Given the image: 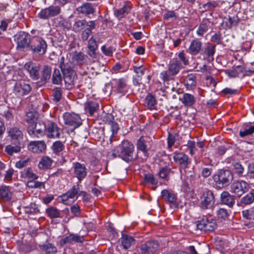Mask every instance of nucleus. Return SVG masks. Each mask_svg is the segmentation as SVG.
Wrapping results in <instances>:
<instances>
[{
	"label": "nucleus",
	"instance_id": "f257e3e1",
	"mask_svg": "<svg viewBox=\"0 0 254 254\" xmlns=\"http://www.w3.org/2000/svg\"><path fill=\"white\" fill-rule=\"evenodd\" d=\"M133 144L127 140H124L122 143L113 150L112 156L113 157H119L127 162L133 160L134 152Z\"/></svg>",
	"mask_w": 254,
	"mask_h": 254
},
{
	"label": "nucleus",
	"instance_id": "f03ea898",
	"mask_svg": "<svg viewBox=\"0 0 254 254\" xmlns=\"http://www.w3.org/2000/svg\"><path fill=\"white\" fill-rule=\"evenodd\" d=\"M64 58H61V63L60 65L63 72L64 79L65 82L66 88L70 89L73 87V80L75 75V72L73 69V64L72 63H64Z\"/></svg>",
	"mask_w": 254,
	"mask_h": 254
},
{
	"label": "nucleus",
	"instance_id": "7ed1b4c3",
	"mask_svg": "<svg viewBox=\"0 0 254 254\" xmlns=\"http://www.w3.org/2000/svg\"><path fill=\"white\" fill-rule=\"evenodd\" d=\"M212 178L215 185L219 188H222L231 183L233 180V175L228 170L221 169L214 174Z\"/></svg>",
	"mask_w": 254,
	"mask_h": 254
},
{
	"label": "nucleus",
	"instance_id": "20e7f679",
	"mask_svg": "<svg viewBox=\"0 0 254 254\" xmlns=\"http://www.w3.org/2000/svg\"><path fill=\"white\" fill-rule=\"evenodd\" d=\"M182 67V64L179 61H175L169 65L168 70L163 71L161 74V78L164 82L169 81L173 79V76L178 73Z\"/></svg>",
	"mask_w": 254,
	"mask_h": 254
},
{
	"label": "nucleus",
	"instance_id": "39448f33",
	"mask_svg": "<svg viewBox=\"0 0 254 254\" xmlns=\"http://www.w3.org/2000/svg\"><path fill=\"white\" fill-rule=\"evenodd\" d=\"M160 245L156 240H149L139 247L138 254H155L159 250Z\"/></svg>",
	"mask_w": 254,
	"mask_h": 254
},
{
	"label": "nucleus",
	"instance_id": "423d86ee",
	"mask_svg": "<svg viewBox=\"0 0 254 254\" xmlns=\"http://www.w3.org/2000/svg\"><path fill=\"white\" fill-rule=\"evenodd\" d=\"M64 124L72 127L71 131L79 127L82 123L80 117L74 113H64L63 116Z\"/></svg>",
	"mask_w": 254,
	"mask_h": 254
},
{
	"label": "nucleus",
	"instance_id": "0eeeda50",
	"mask_svg": "<svg viewBox=\"0 0 254 254\" xmlns=\"http://www.w3.org/2000/svg\"><path fill=\"white\" fill-rule=\"evenodd\" d=\"M111 85L114 91L122 96L125 95L128 89L127 79L125 78L112 79Z\"/></svg>",
	"mask_w": 254,
	"mask_h": 254
},
{
	"label": "nucleus",
	"instance_id": "6e6552de",
	"mask_svg": "<svg viewBox=\"0 0 254 254\" xmlns=\"http://www.w3.org/2000/svg\"><path fill=\"white\" fill-rule=\"evenodd\" d=\"M46 130V124L41 121L38 120L28 127V132L33 137H39V135L44 134Z\"/></svg>",
	"mask_w": 254,
	"mask_h": 254
},
{
	"label": "nucleus",
	"instance_id": "1a4fd4ad",
	"mask_svg": "<svg viewBox=\"0 0 254 254\" xmlns=\"http://www.w3.org/2000/svg\"><path fill=\"white\" fill-rule=\"evenodd\" d=\"M61 8L58 5H51L42 9L38 13V16L42 19H49L52 17L58 15L61 12Z\"/></svg>",
	"mask_w": 254,
	"mask_h": 254
},
{
	"label": "nucleus",
	"instance_id": "9d476101",
	"mask_svg": "<svg viewBox=\"0 0 254 254\" xmlns=\"http://www.w3.org/2000/svg\"><path fill=\"white\" fill-rule=\"evenodd\" d=\"M196 226L198 229L206 232L214 231L217 227V224L213 219L205 217L199 221Z\"/></svg>",
	"mask_w": 254,
	"mask_h": 254
},
{
	"label": "nucleus",
	"instance_id": "9b49d317",
	"mask_svg": "<svg viewBox=\"0 0 254 254\" xmlns=\"http://www.w3.org/2000/svg\"><path fill=\"white\" fill-rule=\"evenodd\" d=\"M215 203L214 195L212 191L207 190L203 193V199L200 203L202 209H212Z\"/></svg>",
	"mask_w": 254,
	"mask_h": 254
},
{
	"label": "nucleus",
	"instance_id": "f8f14e48",
	"mask_svg": "<svg viewBox=\"0 0 254 254\" xmlns=\"http://www.w3.org/2000/svg\"><path fill=\"white\" fill-rule=\"evenodd\" d=\"M17 48H27L29 46L30 35L26 32L20 31L14 36Z\"/></svg>",
	"mask_w": 254,
	"mask_h": 254
},
{
	"label": "nucleus",
	"instance_id": "ddd939ff",
	"mask_svg": "<svg viewBox=\"0 0 254 254\" xmlns=\"http://www.w3.org/2000/svg\"><path fill=\"white\" fill-rule=\"evenodd\" d=\"M248 184L245 181L235 182L231 185V191L238 197H240L248 191Z\"/></svg>",
	"mask_w": 254,
	"mask_h": 254
},
{
	"label": "nucleus",
	"instance_id": "4468645a",
	"mask_svg": "<svg viewBox=\"0 0 254 254\" xmlns=\"http://www.w3.org/2000/svg\"><path fill=\"white\" fill-rule=\"evenodd\" d=\"M31 90L29 84L24 82H16L13 88L14 93L18 96L28 94Z\"/></svg>",
	"mask_w": 254,
	"mask_h": 254
},
{
	"label": "nucleus",
	"instance_id": "2eb2a0df",
	"mask_svg": "<svg viewBox=\"0 0 254 254\" xmlns=\"http://www.w3.org/2000/svg\"><path fill=\"white\" fill-rule=\"evenodd\" d=\"M151 142L149 138L141 136L137 142V149L142 151L145 156H148V151L151 147Z\"/></svg>",
	"mask_w": 254,
	"mask_h": 254
},
{
	"label": "nucleus",
	"instance_id": "dca6fc26",
	"mask_svg": "<svg viewBox=\"0 0 254 254\" xmlns=\"http://www.w3.org/2000/svg\"><path fill=\"white\" fill-rule=\"evenodd\" d=\"M161 195L163 199L172 204V206H174V208H179L177 195L173 191L163 190L161 191Z\"/></svg>",
	"mask_w": 254,
	"mask_h": 254
},
{
	"label": "nucleus",
	"instance_id": "f3484780",
	"mask_svg": "<svg viewBox=\"0 0 254 254\" xmlns=\"http://www.w3.org/2000/svg\"><path fill=\"white\" fill-rule=\"evenodd\" d=\"M73 173L75 176L80 181L82 180L87 175V169L85 166L79 162L73 163Z\"/></svg>",
	"mask_w": 254,
	"mask_h": 254
},
{
	"label": "nucleus",
	"instance_id": "a211bd4d",
	"mask_svg": "<svg viewBox=\"0 0 254 254\" xmlns=\"http://www.w3.org/2000/svg\"><path fill=\"white\" fill-rule=\"evenodd\" d=\"M175 162L180 164L181 168L186 169L190 162L188 156L183 152L175 153L173 156Z\"/></svg>",
	"mask_w": 254,
	"mask_h": 254
},
{
	"label": "nucleus",
	"instance_id": "6ab92c4d",
	"mask_svg": "<svg viewBox=\"0 0 254 254\" xmlns=\"http://www.w3.org/2000/svg\"><path fill=\"white\" fill-rule=\"evenodd\" d=\"M48 132V136L51 138H59L60 136V128L54 122L48 121L46 125V130Z\"/></svg>",
	"mask_w": 254,
	"mask_h": 254
},
{
	"label": "nucleus",
	"instance_id": "aec40b11",
	"mask_svg": "<svg viewBox=\"0 0 254 254\" xmlns=\"http://www.w3.org/2000/svg\"><path fill=\"white\" fill-rule=\"evenodd\" d=\"M28 148L31 151L38 153L44 151L46 148V145L44 141H34L29 143Z\"/></svg>",
	"mask_w": 254,
	"mask_h": 254
},
{
	"label": "nucleus",
	"instance_id": "412c9836",
	"mask_svg": "<svg viewBox=\"0 0 254 254\" xmlns=\"http://www.w3.org/2000/svg\"><path fill=\"white\" fill-rule=\"evenodd\" d=\"M84 241L83 236H80L75 234H70L64 238L62 239L60 241V245L63 246L66 244H71L72 243H82Z\"/></svg>",
	"mask_w": 254,
	"mask_h": 254
},
{
	"label": "nucleus",
	"instance_id": "4be33fe9",
	"mask_svg": "<svg viewBox=\"0 0 254 254\" xmlns=\"http://www.w3.org/2000/svg\"><path fill=\"white\" fill-rule=\"evenodd\" d=\"M220 200L222 203L228 205L229 207L232 208L235 201L233 196L228 191H223L220 195Z\"/></svg>",
	"mask_w": 254,
	"mask_h": 254
},
{
	"label": "nucleus",
	"instance_id": "5701e85b",
	"mask_svg": "<svg viewBox=\"0 0 254 254\" xmlns=\"http://www.w3.org/2000/svg\"><path fill=\"white\" fill-rule=\"evenodd\" d=\"M212 25V22L208 19H203L197 30V34L198 36H203L211 28Z\"/></svg>",
	"mask_w": 254,
	"mask_h": 254
},
{
	"label": "nucleus",
	"instance_id": "b1692460",
	"mask_svg": "<svg viewBox=\"0 0 254 254\" xmlns=\"http://www.w3.org/2000/svg\"><path fill=\"white\" fill-rule=\"evenodd\" d=\"M144 105L149 110L156 109L157 100L155 96L151 93H148L145 98Z\"/></svg>",
	"mask_w": 254,
	"mask_h": 254
},
{
	"label": "nucleus",
	"instance_id": "393cba45",
	"mask_svg": "<svg viewBox=\"0 0 254 254\" xmlns=\"http://www.w3.org/2000/svg\"><path fill=\"white\" fill-rule=\"evenodd\" d=\"M70 56H71L73 62L78 64H83L86 62L87 57L82 52L75 51L71 53Z\"/></svg>",
	"mask_w": 254,
	"mask_h": 254
},
{
	"label": "nucleus",
	"instance_id": "a878e982",
	"mask_svg": "<svg viewBox=\"0 0 254 254\" xmlns=\"http://www.w3.org/2000/svg\"><path fill=\"white\" fill-rule=\"evenodd\" d=\"M38 116L37 112L30 111L26 112L24 120L28 124V127H30L38 120Z\"/></svg>",
	"mask_w": 254,
	"mask_h": 254
},
{
	"label": "nucleus",
	"instance_id": "bb28decb",
	"mask_svg": "<svg viewBox=\"0 0 254 254\" xmlns=\"http://www.w3.org/2000/svg\"><path fill=\"white\" fill-rule=\"evenodd\" d=\"M99 109V106L97 102L92 101H88L84 104V110L90 115H93Z\"/></svg>",
	"mask_w": 254,
	"mask_h": 254
},
{
	"label": "nucleus",
	"instance_id": "cd10ccee",
	"mask_svg": "<svg viewBox=\"0 0 254 254\" xmlns=\"http://www.w3.org/2000/svg\"><path fill=\"white\" fill-rule=\"evenodd\" d=\"M134 243L135 240L132 236L125 234H122L121 243L125 249H128L132 245H133Z\"/></svg>",
	"mask_w": 254,
	"mask_h": 254
},
{
	"label": "nucleus",
	"instance_id": "c85d7f7f",
	"mask_svg": "<svg viewBox=\"0 0 254 254\" xmlns=\"http://www.w3.org/2000/svg\"><path fill=\"white\" fill-rule=\"evenodd\" d=\"M182 103L186 106H191L195 102V98L193 95L184 93L182 98H180Z\"/></svg>",
	"mask_w": 254,
	"mask_h": 254
},
{
	"label": "nucleus",
	"instance_id": "c756f323",
	"mask_svg": "<svg viewBox=\"0 0 254 254\" xmlns=\"http://www.w3.org/2000/svg\"><path fill=\"white\" fill-rule=\"evenodd\" d=\"M9 135L10 136L12 140L16 141L19 143L20 140L23 137V134L21 130L16 127L11 128L8 131Z\"/></svg>",
	"mask_w": 254,
	"mask_h": 254
},
{
	"label": "nucleus",
	"instance_id": "7c9ffc66",
	"mask_svg": "<svg viewBox=\"0 0 254 254\" xmlns=\"http://www.w3.org/2000/svg\"><path fill=\"white\" fill-rule=\"evenodd\" d=\"M12 197V193L8 186H1L0 187V197L4 200H9Z\"/></svg>",
	"mask_w": 254,
	"mask_h": 254
},
{
	"label": "nucleus",
	"instance_id": "2f4dec72",
	"mask_svg": "<svg viewBox=\"0 0 254 254\" xmlns=\"http://www.w3.org/2000/svg\"><path fill=\"white\" fill-rule=\"evenodd\" d=\"M39 248L46 254H54L57 252V248L54 245L49 243L39 245Z\"/></svg>",
	"mask_w": 254,
	"mask_h": 254
},
{
	"label": "nucleus",
	"instance_id": "473e14b6",
	"mask_svg": "<svg viewBox=\"0 0 254 254\" xmlns=\"http://www.w3.org/2000/svg\"><path fill=\"white\" fill-rule=\"evenodd\" d=\"M52 163L53 160L51 158L48 156H44L39 163L38 166L40 169H48L51 168Z\"/></svg>",
	"mask_w": 254,
	"mask_h": 254
},
{
	"label": "nucleus",
	"instance_id": "72a5a7b5",
	"mask_svg": "<svg viewBox=\"0 0 254 254\" xmlns=\"http://www.w3.org/2000/svg\"><path fill=\"white\" fill-rule=\"evenodd\" d=\"M78 189V185L77 186H74L66 192L67 195L70 198L74 199L73 201L76 200L78 196L81 195V193H83L84 195L86 193L85 192H79Z\"/></svg>",
	"mask_w": 254,
	"mask_h": 254
},
{
	"label": "nucleus",
	"instance_id": "f704fd0d",
	"mask_svg": "<svg viewBox=\"0 0 254 254\" xmlns=\"http://www.w3.org/2000/svg\"><path fill=\"white\" fill-rule=\"evenodd\" d=\"M63 89L60 87H55L52 90V100L55 103H58L59 102L62 98V95H63Z\"/></svg>",
	"mask_w": 254,
	"mask_h": 254
},
{
	"label": "nucleus",
	"instance_id": "c9c22d12",
	"mask_svg": "<svg viewBox=\"0 0 254 254\" xmlns=\"http://www.w3.org/2000/svg\"><path fill=\"white\" fill-rule=\"evenodd\" d=\"M51 75V67L45 65L42 70L41 81L43 84H45L50 79Z\"/></svg>",
	"mask_w": 254,
	"mask_h": 254
},
{
	"label": "nucleus",
	"instance_id": "e433bc0d",
	"mask_svg": "<svg viewBox=\"0 0 254 254\" xmlns=\"http://www.w3.org/2000/svg\"><path fill=\"white\" fill-rule=\"evenodd\" d=\"M244 71V68L242 65H238L231 70H226V73L230 77H236Z\"/></svg>",
	"mask_w": 254,
	"mask_h": 254
},
{
	"label": "nucleus",
	"instance_id": "4c0bfd02",
	"mask_svg": "<svg viewBox=\"0 0 254 254\" xmlns=\"http://www.w3.org/2000/svg\"><path fill=\"white\" fill-rule=\"evenodd\" d=\"M78 11L81 13L89 14L94 12V9L91 3H86L79 7Z\"/></svg>",
	"mask_w": 254,
	"mask_h": 254
},
{
	"label": "nucleus",
	"instance_id": "58836bf2",
	"mask_svg": "<svg viewBox=\"0 0 254 254\" xmlns=\"http://www.w3.org/2000/svg\"><path fill=\"white\" fill-rule=\"evenodd\" d=\"M86 21L78 20L75 21L72 26V30L75 32H79L86 28Z\"/></svg>",
	"mask_w": 254,
	"mask_h": 254
},
{
	"label": "nucleus",
	"instance_id": "ea45409f",
	"mask_svg": "<svg viewBox=\"0 0 254 254\" xmlns=\"http://www.w3.org/2000/svg\"><path fill=\"white\" fill-rule=\"evenodd\" d=\"M46 212L51 218H57L61 217L60 211L54 206L48 208Z\"/></svg>",
	"mask_w": 254,
	"mask_h": 254
},
{
	"label": "nucleus",
	"instance_id": "a19ab883",
	"mask_svg": "<svg viewBox=\"0 0 254 254\" xmlns=\"http://www.w3.org/2000/svg\"><path fill=\"white\" fill-rule=\"evenodd\" d=\"M239 21L237 16L232 17L229 16L225 21V24L227 28H231L233 26H237Z\"/></svg>",
	"mask_w": 254,
	"mask_h": 254
},
{
	"label": "nucleus",
	"instance_id": "79ce46f5",
	"mask_svg": "<svg viewBox=\"0 0 254 254\" xmlns=\"http://www.w3.org/2000/svg\"><path fill=\"white\" fill-rule=\"evenodd\" d=\"M130 7L128 5H124L121 8L115 11V15L119 18H121L126 16L129 12Z\"/></svg>",
	"mask_w": 254,
	"mask_h": 254
},
{
	"label": "nucleus",
	"instance_id": "37998d69",
	"mask_svg": "<svg viewBox=\"0 0 254 254\" xmlns=\"http://www.w3.org/2000/svg\"><path fill=\"white\" fill-rule=\"evenodd\" d=\"M254 201V193L253 192H249L241 198L240 203L241 204L248 205L251 204Z\"/></svg>",
	"mask_w": 254,
	"mask_h": 254
},
{
	"label": "nucleus",
	"instance_id": "c03bdc74",
	"mask_svg": "<svg viewBox=\"0 0 254 254\" xmlns=\"http://www.w3.org/2000/svg\"><path fill=\"white\" fill-rule=\"evenodd\" d=\"M52 80V83L54 84H59L62 81L63 77L60 71L58 69H55Z\"/></svg>",
	"mask_w": 254,
	"mask_h": 254
},
{
	"label": "nucleus",
	"instance_id": "a18cd8bd",
	"mask_svg": "<svg viewBox=\"0 0 254 254\" xmlns=\"http://www.w3.org/2000/svg\"><path fill=\"white\" fill-rule=\"evenodd\" d=\"M64 148V144L60 141H55L52 146L53 152L57 155L59 154V153L62 151Z\"/></svg>",
	"mask_w": 254,
	"mask_h": 254
},
{
	"label": "nucleus",
	"instance_id": "49530a36",
	"mask_svg": "<svg viewBox=\"0 0 254 254\" xmlns=\"http://www.w3.org/2000/svg\"><path fill=\"white\" fill-rule=\"evenodd\" d=\"M195 77L193 75H189L186 78V85L187 86V88H192L195 86L196 81L195 80Z\"/></svg>",
	"mask_w": 254,
	"mask_h": 254
},
{
	"label": "nucleus",
	"instance_id": "de8ad7c7",
	"mask_svg": "<svg viewBox=\"0 0 254 254\" xmlns=\"http://www.w3.org/2000/svg\"><path fill=\"white\" fill-rule=\"evenodd\" d=\"M5 150L9 155H12L14 153L20 152V147L18 145H8L6 146Z\"/></svg>",
	"mask_w": 254,
	"mask_h": 254
},
{
	"label": "nucleus",
	"instance_id": "09e8293b",
	"mask_svg": "<svg viewBox=\"0 0 254 254\" xmlns=\"http://www.w3.org/2000/svg\"><path fill=\"white\" fill-rule=\"evenodd\" d=\"M23 175L25 177L32 180H36L38 178V176L34 174L30 168H27L24 170Z\"/></svg>",
	"mask_w": 254,
	"mask_h": 254
},
{
	"label": "nucleus",
	"instance_id": "8fccbe9b",
	"mask_svg": "<svg viewBox=\"0 0 254 254\" xmlns=\"http://www.w3.org/2000/svg\"><path fill=\"white\" fill-rule=\"evenodd\" d=\"M233 170L235 173H236L239 176H242L243 173L244 171V169L242 165L239 162H234L233 163Z\"/></svg>",
	"mask_w": 254,
	"mask_h": 254
},
{
	"label": "nucleus",
	"instance_id": "3c124183",
	"mask_svg": "<svg viewBox=\"0 0 254 254\" xmlns=\"http://www.w3.org/2000/svg\"><path fill=\"white\" fill-rule=\"evenodd\" d=\"M254 132V126H250L247 127L244 130H240L239 134L242 137H244L246 136L251 135Z\"/></svg>",
	"mask_w": 254,
	"mask_h": 254
},
{
	"label": "nucleus",
	"instance_id": "603ef678",
	"mask_svg": "<svg viewBox=\"0 0 254 254\" xmlns=\"http://www.w3.org/2000/svg\"><path fill=\"white\" fill-rule=\"evenodd\" d=\"M171 172H173L171 171L170 168L168 167H163L160 170L158 175L160 178L164 179H167L168 177Z\"/></svg>",
	"mask_w": 254,
	"mask_h": 254
},
{
	"label": "nucleus",
	"instance_id": "864d4df0",
	"mask_svg": "<svg viewBox=\"0 0 254 254\" xmlns=\"http://www.w3.org/2000/svg\"><path fill=\"white\" fill-rule=\"evenodd\" d=\"M216 214L218 218L223 220L226 219L229 216L228 210L224 208H221L218 209Z\"/></svg>",
	"mask_w": 254,
	"mask_h": 254
},
{
	"label": "nucleus",
	"instance_id": "5fc2aeb1",
	"mask_svg": "<svg viewBox=\"0 0 254 254\" xmlns=\"http://www.w3.org/2000/svg\"><path fill=\"white\" fill-rule=\"evenodd\" d=\"M144 180L146 182L149 183L152 185H156L158 183L157 180L154 177V175L150 173L144 175Z\"/></svg>",
	"mask_w": 254,
	"mask_h": 254
},
{
	"label": "nucleus",
	"instance_id": "6e6d98bb",
	"mask_svg": "<svg viewBox=\"0 0 254 254\" xmlns=\"http://www.w3.org/2000/svg\"><path fill=\"white\" fill-rule=\"evenodd\" d=\"M218 5V2L216 0H210L202 5V7L205 10L210 9L212 8L217 7Z\"/></svg>",
	"mask_w": 254,
	"mask_h": 254
},
{
	"label": "nucleus",
	"instance_id": "4d7b16f0",
	"mask_svg": "<svg viewBox=\"0 0 254 254\" xmlns=\"http://www.w3.org/2000/svg\"><path fill=\"white\" fill-rule=\"evenodd\" d=\"M32 68L31 70L28 71L31 77L34 80L38 79L39 67L34 65Z\"/></svg>",
	"mask_w": 254,
	"mask_h": 254
},
{
	"label": "nucleus",
	"instance_id": "13d9d810",
	"mask_svg": "<svg viewBox=\"0 0 254 254\" xmlns=\"http://www.w3.org/2000/svg\"><path fill=\"white\" fill-rule=\"evenodd\" d=\"M2 116L5 119L6 124H10L12 121H13V117L12 113L11 111L9 110L4 111Z\"/></svg>",
	"mask_w": 254,
	"mask_h": 254
},
{
	"label": "nucleus",
	"instance_id": "bf43d9fd",
	"mask_svg": "<svg viewBox=\"0 0 254 254\" xmlns=\"http://www.w3.org/2000/svg\"><path fill=\"white\" fill-rule=\"evenodd\" d=\"M27 185L29 187L32 188H40L44 187V184L43 182H34L33 181H28Z\"/></svg>",
	"mask_w": 254,
	"mask_h": 254
},
{
	"label": "nucleus",
	"instance_id": "052dcab7",
	"mask_svg": "<svg viewBox=\"0 0 254 254\" xmlns=\"http://www.w3.org/2000/svg\"><path fill=\"white\" fill-rule=\"evenodd\" d=\"M247 177L250 179H254V163L249 164L248 165Z\"/></svg>",
	"mask_w": 254,
	"mask_h": 254
},
{
	"label": "nucleus",
	"instance_id": "680f3d73",
	"mask_svg": "<svg viewBox=\"0 0 254 254\" xmlns=\"http://www.w3.org/2000/svg\"><path fill=\"white\" fill-rule=\"evenodd\" d=\"M98 49H89L88 53L89 56L93 58H99L101 56V54L98 51Z\"/></svg>",
	"mask_w": 254,
	"mask_h": 254
},
{
	"label": "nucleus",
	"instance_id": "e2e57ef3",
	"mask_svg": "<svg viewBox=\"0 0 254 254\" xmlns=\"http://www.w3.org/2000/svg\"><path fill=\"white\" fill-rule=\"evenodd\" d=\"M187 145L190 149V153L191 155L193 154L196 150L195 142L191 140H189Z\"/></svg>",
	"mask_w": 254,
	"mask_h": 254
},
{
	"label": "nucleus",
	"instance_id": "0e129e2a",
	"mask_svg": "<svg viewBox=\"0 0 254 254\" xmlns=\"http://www.w3.org/2000/svg\"><path fill=\"white\" fill-rule=\"evenodd\" d=\"M59 26L62 28L64 30H69L70 28V24L65 19H62L59 22Z\"/></svg>",
	"mask_w": 254,
	"mask_h": 254
},
{
	"label": "nucleus",
	"instance_id": "69168bd1",
	"mask_svg": "<svg viewBox=\"0 0 254 254\" xmlns=\"http://www.w3.org/2000/svg\"><path fill=\"white\" fill-rule=\"evenodd\" d=\"M133 69L134 71L137 74V76H141L144 74L145 68L143 66H134Z\"/></svg>",
	"mask_w": 254,
	"mask_h": 254
},
{
	"label": "nucleus",
	"instance_id": "338daca9",
	"mask_svg": "<svg viewBox=\"0 0 254 254\" xmlns=\"http://www.w3.org/2000/svg\"><path fill=\"white\" fill-rule=\"evenodd\" d=\"M119 129V125L117 123L114 122L111 123V129L112 132V136H114L117 133Z\"/></svg>",
	"mask_w": 254,
	"mask_h": 254
},
{
	"label": "nucleus",
	"instance_id": "774afa93",
	"mask_svg": "<svg viewBox=\"0 0 254 254\" xmlns=\"http://www.w3.org/2000/svg\"><path fill=\"white\" fill-rule=\"evenodd\" d=\"M35 42L37 43V48H47L46 42L41 38H37Z\"/></svg>",
	"mask_w": 254,
	"mask_h": 254
}]
</instances>
